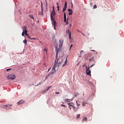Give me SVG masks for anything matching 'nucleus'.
<instances>
[{
  "label": "nucleus",
  "instance_id": "obj_17",
  "mask_svg": "<svg viewBox=\"0 0 124 124\" xmlns=\"http://www.w3.org/2000/svg\"><path fill=\"white\" fill-rule=\"evenodd\" d=\"M11 106H12V105H6V106H5V107H6V108H4V109H6V108H7V107H8V108H10V107H11Z\"/></svg>",
  "mask_w": 124,
  "mask_h": 124
},
{
  "label": "nucleus",
  "instance_id": "obj_38",
  "mask_svg": "<svg viewBox=\"0 0 124 124\" xmlns=\"http://www.w3.org/2000/svg\"><path fill=\"white\" fill-rule=\"evenodd\" d=\"M57 9H60V6H57Z\"/></svg>",
  "mask_w": 124,
  "mask_h": 124
},
{
  "label": "nucleus",
  "instance_id": "obj_45",
  "mask_svg": "<svg viewBox=\"0 0 124 124\" xmlns=\"http://www.w3.org/2000/svg\"><path fill=\"white\" fill-rule=\"evenodd\" d=\"M78 32H80V33H81V32H81V31H79L78 30Z\"/></svg>",
  "mask_w": 124,
  "mask_h": 124
},
{
  "label": "nucleus",
  "instance_id": "obj_32",
  "mask_svg": "<svg viewBox=\"0 0 124 124\" xmlns=\"http://www.w3.org/2000/svg\"><path fill=\"white\" fill-rule=\"evenodd\" d=\"M44 51L46 53H47V48H45Z\"/></svg>",
  "mask_w": 124,
  "mask_h": 124
},
{
  "label": "nucleus",
  "instance_id": "obj_24",
  "mask_svg": "<svg viewBox=\"0 0 124 124\" xmlns=\"http://www.w3.org/2000/svg\"><path fill=\"white\" fill-rule=\"evenodd\" d=\"M41 6H42V7H41V9H42L41 14H42V15H43V7H42V3Z\"/></svg>",
  "mask_w": 124,
  "mask_h": 124
},
{
  "label": "nucleus",
  "instance_id": "obj_6",
  "mask_svg": "<svg viewBox=\"0 0 124 124\" xmlns=\"http://www.w3.org/2000/svg\"><path fill=\"white\" fill-rule=\"evenodd\" d=\"M23 29L24 30V33L26 36H29V34H28V31H27V27L24 26Z\"/></svg>",
  "mask_w": 124,
  "mask_h": 124
},
{
  "label": "nucleus",
  "instance_id": "obj_8",
  "mask_svg": "<svg viewBox=\"0 0 124 124\" xmlns=\"http://www.w3.org/2000/svg\"><path fill=\"white\" fill-rule=\"evenodd\" d=\"M66 8H67V2H65L64 7L63 8L62 12H64V11H65L66 10Z\"/></svg>",
  "mask_w": 124,
  "mask_h": 124
},
{
  "label": "nucleus",
  "instance_id": "obj_30",
  "mask_svg": "<svg viewBox=\"0 0 124 124\" xmlns=\"http://www.w3.org/2000/svg\"><path fill=\"white\" fill-rule=\"evenodd\" d=\"M97 7V6H96V5H94V6H93V8L94 9H95V8H96Z\"/></svg>",
  "mask_w": 124,
  "mask_h": 124
},
{
  "label": "nucleus",
  "instance_id": "obj_18",
  "mask_svg": "<svg viewBox=\"0 0 124 124\" xmlns=\"http://www.w3.org/2000/svg\"><path fill=\"white\" fill-rule=\"evenodd\" d=\"M56 56H58V52H60V50H61V49L59 48V49H58V47H56Z\"/></svg>",
  "mask_w": 124,
  "mask_h": 124
},
{
  "label": "nucleus",
  "instance_id": "obj_14",
  "mask_svg": "<svg viewBox=\"0 0 124 124\" xmlns=\"http://www.w3.org/2000/svg\"><path fill=\"white\" fill-rule=\"evenodd\" d=\"M66 32L68 33L69 34V39H71V32H69V30L67 31Z\"/></svg>",
  "mask_w": 124,
  "mask_h": 124
},
{
  "label": "nucleus",
  "instance_id": "obj_29",
  "mask_svg": "<svg viewBox=\"0 0 124 124\" xmlns=\"http://www.w3.org/2000/svg\"><path fill=\"white\" fill-rule=\"evenodd\" d=\"M76 102L77 104V107H79V106H80V104H78V103H77V101H76Z\"/></svg>",
  "mask_w": 124,
  "mask_h": 124
},
{
  "label": "nucleus",
  "instance_id": "obj_41",
  "mask_svg": "<svg viewBox=\"0 0 124 124\" xmlns=\"http://www.w3.org/2000/svg\"><path fill=\"white\" fill-rule=\"evenodd\" d=\"M85 67V64H83L82 66V67Z\"/></svg>",
  "mask_w": 124,
  "mask_h": 124
},
{
  "label": "nucleus",
  "instance_id": "obj_48",
  "mask_svg": "<svg viewBox=\"0 0 124 124\" xmlns=\"http://www.w3.org/2000/svg\"><path fill=\"white\" fill-rule=\"evenodd\" d=\"M72 3V6H73V4H72V3Z\"/></svg>",
  "mask_w": 124,
  "mask_h": 124
},
{
  "label": "nucleus",
  "instance_id": "obj_36",
  "mask_svg": "<svg viewBox=\"0 0 124 124\" xmlns=\"http://www.w3.org/2000/svg\"><path fill=\"white\" fill-rule=\"evenodd\" d=\"M81 34H82V35H83V36H85V34H84V33H82V32H81Z\"/></svg>",
  "mask_w": 124,
  "mask_h": 124
},
{
  "label": "nucleus",
  "instance_id": "obj_16",
  "mask_svg": "<svg viewBox=\"0 0 124 124\" xmlns=\"http://www.w3.org/2000/svg\"><path fill=\"white\" fill-rule=\"evenodd\" d=\"M70 101H72V99H65V102H70Z\"/></svg>",
  "mask_w": 124,
  "mask_h": 124
},
{
  "label": "nucleus",
  "instance_id": "obj_4",
  "mask_svg": "<svg viewBox=\"0 0 124 124\" xmlns=\"http://www.w3.org/2000/svg\"><path fill=\"white\" fill-rule=\"evenodd\" d=\"M7 78L8 80H14V79L16 78V77L15 76V75H9L8 76Z\"/></svg>",
  "mask_w": 124,
  "mask_h": 124
},
{
  "label": "nucleus",
  "instance_id": "obj_25",
  "mask_svg": "<svg viewBox=\"0 0 124 124\" xmlns=\"http://www.w3.org/2000/svg\"><path fill=\"white\" fill-rule=\"evenodd\" d=\"M77 119H79L80 118V114H77Z\"/></svg>",
  "mask_w": 124,
  "mask_h": 124
},
{
  "label": "nucleus",
  "instance_id": "obj_47",
  "mask_svg": "<svg viewBox=\"0 0 124 124\" xmlns=\"http://www.w3.org/2000/svg\"><path fill=\"white\" fill-rule=\"evenodd\" d=\"M79 63H78V64H77V65H79Z\"/></svg>",
  "mask_w": 124,
  "mask_h": 124
},
{
  "label": "nucleus",
  "instance_id": "obj_35",
  "mask_svg": "<svg viewBox=\"0 0 124 124\" xmlns=\"http://www.w3.org/2000/svg\"><path fill=\"white\" fill-rule=\"evenodd\" d=\"M28 38H30V39H31V37H30V36H29L28 35V36H27Z\"/></svg>",
  "mask_w": 124,
  "mask_h": 124
},
{
  "label": "nucleus",
  "instance_id": "obj_10",
  "mask_svg": "<svg viewBox=\"0 0 124 124\" xmlns=\"http://www.w3.org/2000/svg\"><path fill=\"white\" fill-rule=\"evenodd\" d=\"M50 88H52V86H49V87H47L45 89V90H43V92H42V93H46V92H47V91H49V89Z\"/></svg>",
  "mask_w": 124,
  "mask_h": 124
},
{
  "label": "nucleus",
  "instance_id": "obj_34",
  "mask_svg": "<svg viewBox=\"0 0 124 124\" xmlns=\"http://www.w3.org/2000/svg\"><path fill=\"white\" fill-rule=\"evenodd\" d=\"M56 94H60V93L59 92H56Z\"/></svg>",
  "mask_w": 124,
  "mask_h": 124
},
{
  "label": "nucleus",
  "instance_id": "obj_23",
  "mask_svg": "<svg viewBox=\"0 0 124 124\" xmlns=\"http://www.w3.org/2000/svg\"><path fill=\"white\" fill-rule=\"evenodd\" d=\"M87 119L86 117H83V119H82V122H84V121H87Z\"/></svg>",
  "mask_w": 124,
  "mask_h": 124
},
{
  "label": "nucleus",
  "instance_id": "obj_28",
  "mask_svg": "<svg viewBox=\"0 0 124 124\" xmlns=\"http://www.w3.org/2000/svg\"><path fill=\"white\" fill-rule=\"evenodd\" d=\"M66 25H68V18H67V21H66Z\"/></svg>",
  "mask_w": 124,
  "mask_h": 124
},
{
  "label": "nucleus",
  "instance_id": "obj_52",
  "mask_svg": "<svg viewBox=\"0 0 124 124\" xmlns=\"http://www.w3.org/2000/svg\"><path fill=\"white\" fill-rule=\"evenodd\" d=\"M63 104V102L62 103Z\"/></svg>",
  "mask_w": 124,
  "mask_h": 124
},
{
  "label": "nucleus",
  "instance_id": "obj_53",
  "mask_svg": "<svg viewBox=\"0 0 124 124\" xmlns=\"http://www.w3.org/2000/svg\"><path fill=\"white\" fill-rule=\"evenodd\" d=\"M79 57H81V56H79Z\"/></svg>",
  "mask_w": 124,
  "mask_h": 124
},
{
  "label": "nucleus",
  "instance_id": "obj_46",
  "mask_svg": "<svg viewBox=\"0 0 124 124\" xmlns=\"http://www.w3.org/2000/svg\"><path fill=\"white\" fill-rule=\"evenodd\" d=\"M91 51H93L94 52H95L94 50H91Z\"/></svg>",
  "mask_w": 124,
  "mask_h": 124
},
{
  "label": "nucleus",
  "instance_id": "obj_12",
  "mask_svg": "<svg viewBox=\"0 0 124 124\" xmlns=\"http://www.w3.org/2000/svg\"><path fill=\"white\" fill-rule=\"evenodd\" d=\"M68 11L69 12V15H72V14H73V11H72V10L70 9H69L68 10Z\"/></svg>",
  "mask_w": 124,
  "mask_h": 124
},
{
  "label": "nucleus",
  "instance_id": "obj_22",
  "mask_svg": "<svg viewBox=\"0 0 124 124\" xmlns=\"http://www.w3.org/2000/svg\"><path fill=\"white\" fill-rule=\"evenodd\" d=\"M67 62V60H66L65 62H64V63H63V64L62 65V67L64 66V65H65V64H66V63Z\"/></svg>",
  "mask_w": 124,
  "mask_h": 124
},
{
  "label": "nucleus",
  "instance_id": "obj_3",
  "mask_svg": "<svg viewBox=\"0 0 124 124\" xmlns=\"http://www.w3.org/2000/svg\"><path fill=\"white\" fill-rule=\"evenodd\" d=\"M55 15H56V12L55 11V9H54V7H53V11L50 13L51 20H54V16H55Z\"/></svg>",
  "mask_w": 124,
  "mask_h": 124
},
{
  "label": "nucleus",
  "instance_id": "obj_27",
  "mask_svg": "<svg viewBox=\"0 0 124 124\" xmlns=\"http://www.w3.org/2000/svg\"><path fill=\"white\" fill-rule=\"evenodd\" d=\"M79 53L80 55H82V53H84V50H81Z\"/></svg>",
  "mask_w": 124,
  "mask_h": 124
},
{
  "label": "nucleus",
  "instance_id": "obj_19",
  "mask_svg": "<svg viewBox=\"0 0 124 124\" xmlns=\"http://www.w3.org/2000/svg\"><path fill=\"white\" fill-rule=\"evenodd\" d=\"M73 109H74L75 112L78 111V108L75 107V106L73 107Z\"/></svg>",
  "mask_w": 124,
  "mask_h": 124
},
{
  "label": "nucleus",
  "instance_id": "obj_9",
  "mask_svg": "<svg viewBox=\"0 0 124 124\" xmlns=\"http://www.w3.org/2000/svg\"><path fill=\"white\" fill-rule=\"evenodd\" d=\"M89 62H93L94 63V65H95V61H94V59L93 58V57H92L90 59H89Z\"/></svg>",
  "mask_w": 124,
  "mask_h": 124
},
{
  "label": "nucleus",
  "instance_id": "obj_49",
  "mask_svg": "<svg viewBox=\"0 0 124 124\" xmlns=\"http://www.w3.org/2000/svg\"><path fill=\"white\" fill-rule=\"evenodd\" d=\"M41 14V13H40V12H39V14Z\"/></svg>",
  "mask_w": 124,
  "mask_h": 124
},
{
  "label": "nucleus",
  "instance_id": "obj_50",
  "mask_svg": "<svg viewBox=\"0 0 124 124\" xmlns=\"http://www.w3.org/2000/svg\"><path fill=\"white\" fill-rule=\"evenodd\" d=\"M0 102H3V101H1V102H0Z\"/></svg>",
  "mask_w": 124,
  "mask_h": 124
},
{
  "label": "nucleus",
  "instance_id": "obj_13",
  "mask_svg": "<svg viewBox=\"0 0 124 124\" xmlns=\"http://www.w3.org/2000/svg\"><path fill=\"white\" fill-rule=\"evenodd\" d=\"M52 21V23L53 24L54 27H56L57 25V23L56 22V20H55V18H53V20H51Z\"/></svg>",
  "mask_w": 124,
  "mask_h": 124
},
{
  "label": "nucleus",
  "instance_id": "obj_5",
  "mask_svg": "<svg viewBox=\"0 0 124 124\" xmlns=\"http://www.w3.org/2000/svg\"><path fill=\"white\" fill-rule=\"evenodd\" d=\"M67 104L69 106L70 110H71V109H72V108H73V107H74V104L73 103H68Z\"/></svg>",
  "mask_w": 124,
  "mask_h": 124
},
{
  "label": "nucleus",
  "instance_id": "obj_33",
  "mask_svg": "<svg viewBox=\"0 0 124 124\" xmlns=\"http://www.w3.org/2000/svg\"><path fill=\"white\" fill-rule=\"evenodd\" d=\"M24 35H25V34H24V32H23L22 33V36H24Z\"/></svg>",
  "mask_w": 124,
  "mask_h": 124
},
{
  "label": "nucleus",
  "instance_id": "obj_42",
  "mask_svg": "<svg viewBox=\"0 0 124 124\" xmlns=\"http://www.w3.org/2000/svg\"><path fill=\"white\" fill-rule=\"evenodd\" d=\"M58 11H60V9H57Z\"/></svg>",
  "mask_w": 124,
  "mask_h": 124
},
{
  "label": "nucleus",
  "instance_id": "obj_43",
  "mask_svg": "<svg viewBox=\"0 0 124 124\" xmlns=\"http://www.w3.org/2000/svg\"><path fill=\"white\" fill-rule=\"evenodd\" d=\"M71 26L72 25L71 24H70V27L71 28Z\"/></svg>",
  "mask_w": 124,
  "mask_h": 124
},
{
  "label": "nucleus",
  "instance_id": "obj_20",
  "mask_svg": "<svg viewBox=\"0 0 124 124\" xmlns=\"http://www.w3.org/2000/svg\"><path fill=\"white\" fill-rule=\"evenodd\" d=\"M88 103L87 102H83L82 103V106H86V104H87Z\"/></svg>",
  "mask_w": 124,
  "mask_h": 124
},
{
  "label": "nucleus",
  "instance_id": "obj_15",
  "mask_svg": "<svg viewBox=\"0 0 124 124\" xmlns=\"http://www.w3.org/2000/svg\"><path fill=\"white\" fill-rule=\"evenodd\" d=\"M64 23L66 22V15H65V13H64Z\"/></svg>",
  "mask_w": 124,
  "mask_h": 124
},
{
  "label": "nucleus",
  "instance_id": "obj_51",
  "mask_svg": "<svg viewBox=\"0 0 124 124\" xmlns=\"http://www.w3.org/2000/svg\"><path fill=\"white\" fill-rule=\"evenodd\" d=\"M50 70V69H48V71Z\"/></svg>",
  "mask_w": 124,
  "mask_h": 124
},
{
  "label": "nucleus",
  "instance_id": "obj_21",
  "mask_svg": "<svg viewBox=\"0 0 124 124\" xmlns=\"http://www.w3.org/2000/svg\"><path fill=\"white\" fill-rule=\"evenodd\" d=\"M28 41H27V39H24L23 41V43H24V44H27Z\"/></svg>",
  "mask_w": 124,
  "mask_h": 124
},
{
  "label": "nucleus",
  "instance_id": "obj_7",
  "mask_svg": "<svg viewBox=\"0 0 124 124\" xmlns=\"http://www.w3.org/2000/svg\"><path fill=\"white\" fill-rule=\"evenodd\" d=\"M63 44V40H60L59 48L60 49L62 47V44Z\"/></svg>",
  "mask_w": 124,
  "mask_h": 124
},
{
  "label": "nucleus",
  "instance_id": "obj_37",
  "mask_svg": "<svg viewBox=\"0 0 124 124\" xmlns=\"http://www.w3.org/2000/svg\"><path fill=\"white\" fill-rule=\"evenodd\" d=\"M72 46H73V45H71L70 49H71V47H72Z\"/></svg>",
  "mask_w": 124,
  "mask_h": 124
},
{
  "label": "nucleus",
  "instance_id": "obj_26",
  "mask_svg": "<svg viewBox=\"0 0 124 124\" xmlns=\"http://www.w3.org/2000/svg\"><path fill=\"white\" fill-rule=\"evenodd\" d=\"M61 106H62V107H66V106L65 105H63V104H61Z\"/></svg>",
  "mask_w": 124,
  "mask_h": 124
},
{
  "label": "nucleus",
  "instance_id": "obj_1",
  "mask_svg": "<svg viewBox=\"0 0 124 124\" xmlns=\"http://www.w3.org/2000/svg\"><path fill=\"white\" fill-rule=\"evenodd\" d=\"M63 62L62 58H60L58 59H56L55 62V65L53 66L52 68V72L51 74H53L56 72V67L59 68L61 65H62V63Z\"/></svg>",
  "mask_w": 124,
  "mask_h": 124
},
{
  "label": "nucleus",
  "instance_id": "obj_40",
  "mask_svg": "<svg viewBox=\"0 0 124 124\" xmlns=\"http://www.w3.org/2000/svg\"><path fill=\"white\" fill-rule=\"evenodd\" d=\"M57 6H59V3H57Z\"/></svg>",
  "mask_w": 124,
  "mask_h": 124
},
{
  "label": "nucleus",
  "instance_id": "obj_11",
  "mask_svg": "<svg viewBox=\"0 0 124 124\" xmlns=\"http://www.w3.org/2000/svg\"><path fill=\"white\" fill-rule=\"evenodd\" d=\"M23 103H25V100H21L17 103V105H21V104H23Z\"/></svg>",
  "mask_w": 124,
  "mask_h": 124
},
{
  "label": "nucleus",
  "instance_id": "obj_31",
  "mask_svg": "<svg viewBox=\"0 0 124 124\" xmlns=\"http://www.w3.org/2000/svg\"><path fill=\"white\" fill-rule=\"evenodd\" d=\"M31 18V19H34V18L33 17V16H30Z\"/></svg>",
  "mask_w": 124,
  "mask_h": 124
},
{
  "label": "nucleus",
  "instance_id": "obj_39",
  "mask_svg": "<svg viewBox=\"0 0 124 124\" xmlns=\"http://www.w3.org/2000/svg\"><path fill=\"white\" fill-rule=\"evenodd\" d=\"M10 69H7V71H8V70H10Z\"/></svg>",
  "mask_w": 124,
  "mask_h": 124
},
{
  "label": "nucleus",
  "instance_id": "obj_44",
  "mask_svg": "<svg viewBox=\"0 0 124 124\" xmlns=\"http://www.w3.org/2000/svg\"><path fill=\"white\" fill-rule=\"evenodd\" d=\"M54 30H56V27L54 26Z\"/></svg>",
  "mask_w": 124,
  "mask_h": 124
},
{
  "label": "nucleus",
  "instance_id": "obj_2",
  "mask_svg": "<svg viewBox=\"0 0 124 124\" xmlns=\"http://www.w3.org/2000/svg\"><path fill=\"white\" fill-rule=\"evenodd\" d=\"M94 65V63L93 64L91 65L90 66L88 67L87 66H85V67L86 68V74L87 75H90L91 76V71L90 70V68L93 67Z\"/></svg>",
  "mask_w": 124,
  "mask_h": 124
}]
</instances>
